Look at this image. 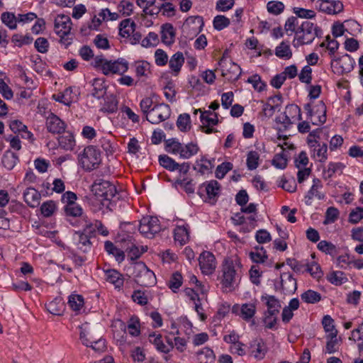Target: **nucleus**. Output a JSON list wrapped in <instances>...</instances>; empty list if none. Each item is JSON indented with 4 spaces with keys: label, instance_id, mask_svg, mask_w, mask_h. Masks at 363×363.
<instances>
[{
    "label": "nucleus",
    "instance_id": "nucleus-1",
    "mask_svg": "<svg viewBox=\"0 0 363 363\" xmlns=\"http://www.w3.org/2000/svg\"><path fill=\"white\" fill-rule=\"evenodd\" d=\"M241 263L238 258L226 257L222 264L221 284L230 291L235 289L241 277Z\"/></svg>",
    "mask_w": 363,
    "mask_h": 363
},
{
    "label": "nucleus",
    "instance_id": "nucleus-2",
    "mask_svg": "<svg viewBox=\"0 0 363 363\" xmlns=\"http://www.w3.org/2000/svg\"><path fill=\"white\" fill-rule=\"evenodd\" d=\"M79 340L87 347H91L98 352H104L106 349V341L102 339L101 333L96 328L87 323L80 327Z\"/></svg>",
    "mask_w": 363,
    "mask_h": 363
},
{
    "label": "nucleus",
    "instance_id": "nucleus-3",
    "mask_svg": "<svg viewBox=\"0 0 363 363\" xmlns=\"http://www.w3.org/2000/svg\"><path fill=\"white\" fill-rule=\"evenodd\" d=\"M93 64L105 75L123 74L128 69V62L123 58L112 61L105 59L102 55H99L94 57Z\"/></svg>",
    "mask_w": 363,
    "mask_h": 363
},
{
    "label": "nucleus",
    "instance_id": "nucleus-4",
    "mask_svg": "<svg viewBox=\"0 0 363 363\" xmlns=\"http://www.w3.org/2000/svg\"><path fill=\"white\" fill-rule=\"evenodd\" d=\"M319 32L320 30L313 23L308 21H303L296 31L294 46L311 43L315 37L318 36Z\"/></svg>",
    "mask_w": 363,
    "mask_h": 363
},
{
    "label": "nucleus",
    "instance_id": "nucleus-5",
    "mask_svg": "<svg viewBox=\"0 0 363 363\" xmlns=\"http://www.w3.org/2000/svg\"><path fill=\"white\" fill-rule=\"evenodd\" d=\"M101 153L94 146L85 147L79 155V162L82 167L86 171L96 169L101 163Z\"/></svg>",
    "mask_w": 363,
    "mask_h": 363
},
{
    "label": "nucleus",
    "instance_id": "nucleus-6",
    "mask_svg": "<svg viewBox=\"0 0 363 363\" xmlns=\"http://www.w3.org/2000/svg\"><path fill=\"white\" fill-rule=\"evenodd\" d=\"M132 270V274L139 285L148 287L155 284L156 277L154 272L150 270L143 262L135 263Z\"/></svg>",
    "mask_w": 363,
    "mask_h": 363
},
{
    "label": "nucleus",
    "instance_id": "nucleus-7",
    "mask_svg": "<svg viewBox=\"0 0 363 363\" xmlns=\"http://www.w3.org/2000/svg\"><path fill=\"white\" fill-rule=\"evenodd\" d=\"M94 233L95 228L91 223L87 224L82 230L75 231L73 234V241L77 249L83 252H89L92 245L90 240Z\"/></svg>",
    "mask_w": 363,
    "mask_h": 363
},
{
    "label": "nucleus",
    "instance_id": "nucleus-8",
    "mask_svg": "<svg viewBox=\"0 0 363 363\" xmlns=\"http://www.w3.org/2000/svg\"><path fill=\"white\" fill-rule=\"evenodd\" d=\"M91 191L97 198L102 200L110 201L116 194L117 190L113 184L102 179H97L91 186Z\"/></svg>",
    "mask_w": 363,
    "mask_h": 363
},
{
    "label": "nucleus",
    "instance_id": "nucleus-9",
    "mask_svg": "<svg viewBox=\"0 0 363 363\" xmlns=\"http://www.w3.org/2000/svg\"><path fill=\"white\" fill-rule=\"evenodd\" d=\"M160 230V220L157 217L147 216L140 220L138 230L145 238H153Z\"/></svg>",
    "mask_w": 363,
    "mask_h": 363
},
{
    "label": "nucleus",
    "instance_id": "nucleus-10",
    "mask_svg": "<svg viewBox=\"0 0 363 363\" xmlns=\"http://www.w3.org/2000/svg\"><path fill=\"white\" fill-rule=\"evenodd\" d=\"M171 110L165 104H157L153 106L149 114H147L146 119L152 124H158L170 116Z\"/></svg>",
    "mask_w": 363,
    "mask_h": 363
},
{
    "label": "nucleus",
    "instance_id": "nucleus-11",
    "mask_svg": "<svg viewBox=\"0 0 363 363\" xmlns=\"http://www.w3.org/2000/svg\"><path fill=\"white\" fill-rule=\"evenodd\" d=\"M219 66L221 69L222 76L229 81L238 79L241 74L240 66L225 57L220 59Z\"/></svg>",
    "mask_w": 363,
    "mask_h": 363
},
{
    "label": "nucleus",
    "instance_id": "nucleus-12",
    "mask_svg": "<svg viewBox=\"0 0 363 363\" xmlns=\"http://www.w3.org/2000/svg\"><path fill=\"white\" fill-rule=\"evenodd\" d=\"M199 262L201 270L204 274H213L216 268V258L213 253L208 251H204L200 255Z\"/></svg>",
    "mask_w": 363,
    "mask_h": 363
},
{
    "label": "nucleus",
    "instance_id": "nucleus-13",
    "mask_svg": "<svg viewBox=\"0 0 363 363\" xmlns=\"http://www.w3.org/2000/svg\"><path fill=\"white\" fill-rule=\"evenodd\" d=\"M202 131L206 134H210L212 133H215L217 130L213 128V125H216L218 123V118L216 113L211 112V111H207L203 113H201L200 116Z\"/></svg>",
    "mask_w": 363,
    "mask_h": 363
},
{
    "label": "nucleus",
    "instance_id": "nucleus-14",
    "mask_svg": "<svg viewBox=\"0 0 363 363\" xmlns=\"http://www.w3.org/2000/svg\"><path fill=\"white\" fill-rule=\"evenodd\" d=\"M71 26V18L67 15H58L55 19V31L62 38L70 33Z\"/></svg>",
    "mask_w": 363,
    "mask_h": 363
},
{
    "label": "nucleus",
    "instance_id": "nucleus-15",
    "mask_svg": "<svg viewBox=\"0 0 363 363\" xmlns=\"http://www.w3.org/2000/svg\"><path fill=\"white\" fill-rule=\"evenodd\" d=\"M45 125L48 131L52 134H61L67 127L65 121L52 113L46 118Z\"/></svg>",
    "mask_w": 363,
    "mask_h": 363
},
{
    "label": "nucleus",
    "instance_id": "nucleus-16",
    "mask_svg": "<svg viewBox=\"0 0 363 363\" xmlns=\"http://www.w3.org/2000/svg\"><path fill=\"white\" fill-rule=\"evenodd\" d=\"M234 313H238L244 320L250 321L256 313V305L253 303L234 305L232 308Z\"/></svg>",
    "mask_w": 363,
    "mask_h": 363
},
{
    "label": "nucleus",
    "instance_id": "nucleus-17",
    "mask_svg": "<svg viewBox=\"0 0 363 363\" xmlns=\"http://www.w3.org/2000/svg\"><path fill=\"white\" fill-rule=\"evenodd\" d=\"M319 9L328 14H337L343 10V4L340 1L319 0Z\"/></svg>",
    "mask_w": 363,
    "mask_h": 363
},
{
    "label": "nucleus",
    "instance_id": "nucleus-18",
    "mask_svg": "<svg viewBox=\"0 0 363 363\" xmlns=\"http://www.w3.org/2000/svg\"><path fill=\"white\" fill-rule=\"evenodd\" d=\"M262 301H265L267 310L264 312L267 314L278 315L281 308V304L275 296L264 295L261 297Z\"/></svg>",
    "mask_w": 363,
    "mask_h": 363
},
{
    "label": "nucleus",
    "instance_id": "nucleus-19",
    "mask_svg": "<svg viewBox=\"0 0 363 363\" xmlns=\"http://www.w3.org/2000/svg\"><path fill=\"white\" fill-rule=\"evenodd\" d=\"M25 202L31 208H35L40 204V194L34 188H27L23 193Z\"/></svg>",
    "mask_w": 363,
    "mask_h": 363
},
{
    "label": "nucleus",
    "instance_id": "nucleus-20",
    "mask_svg": "<svg viewBox=\"0 0 363 363\" xmlns=\"http://www.w3.org/2000/svg\"><path fill=\"white\" fill-rule=\"evenodd\" d=\"M281 284L284 291L294 293L297 289L296 279L290 273L284 272L281 274Z\"/></svg>",
    "mask_w": 363,
    "mask_h": 363
},
{
    "label": "nucleus",
    "instance_id": "nucleus-21",
    "mask_svg": "<svg viewBox=\"0 0 363 363\" xmlns=\"http://www.w3.org/2000/svg\"><path fill=\"white\" fill-rule=\"evenodd\" d=\"M191 26H193L191 28L193 30V34H197L201 31L202 26H203V18L199 16L189 17L184 23V30L190 28Z\"/></svg>",
    "mask_w": 363,
    "mask_h": 363
},
{
    "label": "nucleus",
    "instance_id": "nucleus-22",
    "mask_svg": "<svg viewBox=\"0 0 363 363\" xmlns=\"http://www.w3.org/2000/svg\"><path fill=\"white\" fill-rule=\"evenodd\" d=\"M63 135L58 138L59 145L65 150H72L75 146V140L73 134L65 130Z\"/></svg>",
    "mask_w": 363,
    "mask_h": 363
},
{
    "label": "nucleus",
    "instance_id": "nucleus-23",
    "mask_svg": "<svg viewBox=\"0 0 363 363\" xmlns=\"http://www.w3.org/2000/svg\"><path fill=\"white\" fill-rule=\"evenodd\" d=\"M175 32L174 27L170 23L164 24L162 26L161 38L162 41L166 45H171L174 43Z\"/></svg>",
    "mask_w": 363,
    "mask_h": 363
},
{
    "label": "nucleus",
    "instance_id": "nucleus-24",
    "mask_svg": "<svg viewBox=\"0 0 363 363\" xmlns=\"http://www.w3.org/2000/svg\"><path fill=\"white\" fill-rule=\"evenodd\" d=\"M184 62V57L181 52H177L171 57L169 61V66L175 75L178 74L180 72Z\"/></svg>",
    "mask_w": 363,
    "mask_h": 363
},
{
    "label": "nucleus",
    "instance_id": "nucleus-25",
    "mask_svg": "<svg viewBox=\"0 0 363 363\" xmlns=\"http://www.w3.org/2000/svg\"><path fill=\"white\" fill-rule=\"evenodd\" d=\"M150 342L153 343L156 347L157 350L163 353H168L170 350L173 349V346L170 345H165L162 340V335L158 334L156 335L155 333L149 335Z\"/></svg>",
    "mask_w": 363,
    "mask_h": 363
},
{
    "label": "nucleus",
    "instance_id": "nucleus-26",
    "mask_svg": "<svg viewBox=\"0 0 363 363\" xmlns=\"http://www.w3.org/2000/svg\"><path fill=\"white\" fill-rule=\"evenodd\" d=\"M47 310L49 313L55 315H62L65 311V306L60 298H56L46 305Z\"/></svg>",
    "mask_w": 363,
    "mask_h": 363
},
{
    "label": "nucleus",
    "instance_id": "nucleus-27",
    "mask_svg": "<svg viewBox=\"0 0 363 363\" xmlns=\"http://www.w3.org/2000/svg\"><path fill=\"white\" fill-rule=\"evenodd\" d=\"M135 23L130 18L121 21L119 27V34L123 38L130 37L135 29Z\"/></svg>",
    "mask_w": 363,
    "mask_h": 363
},
{
    "label": "nucleus",
    "instance_id": "nucleus-28",
    "mask_svg": "<svg viewBox=\"0 0 363 363\" xmlns=\"http://www.w3.org/2000/svg\"><path fill=\"white\" fill-rule=\"evenodd\" d=\"M105 274L106 281L113 284L116 288H120L123 285L124 279L118 271L109 269L106 271Z\"/></svg>",
    "mask_w": 363,
    "mask_h": 363
},
{
    "label": "nucleus",
    "instance_id": "nucleus-29",
    "mask_svg": "<svg viewBox=\"0 0 363 363\" xmlns=\"http://www.w3.org/2000/svg\"><path fill=\"white\" fill-rule=\"evenodd\" d=\"M313 116H317L318 120L313 121L315 125L318 123H324L326 121V106L325 104L320 101L313 108Z\"/></svg>",
    "mask_w": 363,
    "mask_h": 363
},
{
    "label": "nucleus",
    "instance_id": "nucleus-30",
    "mask_svg": "<svg viewBox=\"0 0 363 363\" xmlns=\"http://www.w3.org/2000/svg\"><path fill=\"white\" fill-rule=\"evenodd\" d=\"M249 255L255 263H264L268 258L266 250L260 246L255 247V251L250 252Z\"/></svg>",
    "mask_w": 363,
    "mask_h": 363
},
{
    "label": "nucleus",
    "instance_id": "nucleus-31",
    "mask_svg": "<svg viewBox=\"0 0 363 363\" xmlns=\"http://www.w3.org/2000/svg\"><path fill=\"white\" fill-rule=\"evenodd\" d=\"M203 188H204L208 197L209 199H213L218 196L220 189V185L217 181L211 180L207 184H203L199 190L201 191Z\"/></svg>",
    "mask_w": 363,
    "mask_h": 363
},
{
    "label": "nucleus",
    "instance_id": "nucleus-32",
    "mask_svg": "<svg viewBox=\"0 0 363 363\" xmlns=\"http://www.w3.org/2000/svg\"><path fill=\"white\" fill-rule=\"evenodd\" d=\"M189 235L187 227L178 225L174 229V240L181 245H184L189 240Z\"/></svg>",
    "mask_w": 363,
    "mask_h": 363
},
{
    "label": "nucleus",
    "instance_id": "nucleus-33",
    "mask_svg": "<svg viewBox=\"0 0 363 363\" xmlns=\"http://www.w3.org/2000/svg\"><path fill=\"white\" fill-rule=\"evenodd\" d=\"M252 354L257 359H262L264 358L267 349L264 342L260 340L254 341L253 344L251 345Z\"/></svg>",
    "mask_w": 363,
    "mask_h": 363
},
{
    "label": "nucleus",
    "instance_id": "nucleus-34",
    "mask_svg": "<svg viewBox=\"0 0 363 363\" xmlns=\"http://www.w3.org/2000/svg\"><path fill=\"white\" fill-rule=\"evenodd\" d=\"M91 95L96 99H101L106 94L104 82L99 79H94L92 82Z\"/></svg>",
    "mask_w": 363,
    "mask_h": 363
},
{
    "label": "nucleus",
    "instance_id": "nucleus-35",
    "mask_svg": "<svg viewBox=\"0 0 363 363\" xmlns=\"http://www.w3.org/2000/svg\"><path fill=\"white\" fill-rule=\"evenodd\" d=\"M196 356L199 363H213L215 360L213 352L208 347H204L198 352Z\"/></svg>",
    "mask_w": 363,
    "mask_h": 363
},
{
    "label": "nucleus",
    "instance_id": "nucleus-36",
    "mask_svg": "<svg viewBox=\"0 0 363 363\" xmlns=\"http://www.w3.org/2000/svg\"><path fill=\"white\" fill-rule=\"evenodd\" d=\"M18 161V156L10 150L6 151L2 157V164L7 169H12Z\"/></svg>",
    "mask_w": 363,
    "mask_h": 363
},
{
    "label": "nucleus",
    "instance_id": "nucleus-37",
    "mask_svg": "<svg viewBox=\"0 0 363 363\" xmlns=\"http://www.w3.org/2000/svg\"><path fill=\"white\" fill-rule=\"evenodd\" d=\"M199 150V147L196 143H189L186 145H182L180 152V157L184 159H189L196 155Z\"/></svg>",
    "mask_w": 363,
    "mask_h": 363
},
{
    "label": "nucleus",
    "instance_id": "nucleus-38",
    "mask_svg": "<svg viewBox=\"0 0 363 363\" xmlns=\"http://www.w3.org/2000/svg\"><path fill=\"white\" fill-rule=\"evenodd\" d=\"M79 92L77 89L72 87L67 88L62 92L63 104L69 106L73 102L77 100V95Z\"/></svg>",
    "mask_w": 363,
    "mask_h": 363
},
{
    "label": "nucleus",
    "instance_id": "nucleus-39",
    "mask_svg": "<svg viewBox=\"0 0 363 363\" xmlns=\"http://www.w3.org/2000/svg\"><path fill=\"white\" fill-rule=\"evenodd\" d=\"M106 251L113 255L118 262H122L125 258L124 252L115 247L113 243L111 241H106L104 244Z\"/></svg>",
    "mask_w": 363,
    "mask_h": 363
},
{
    "label": "nucleus",
    "instance_id": "nucleus-40",
    "mask_svg": "<svg viewBox=\"0 0 363 363\" xmlns=\"http://www.w3.org/2000/svg\"><path fill=\"white\" fill-rule=\"evenodd\" d=\"M155 1L156 0H137V4L140 7L143 8L146 13L153 15L158 13L160 11V7L158 6L149 11V8L153 6Z\"/></svg>",
    "mask_w": 363,
    "mask_h": 363
},
{
    "label": "nucleus",
    "instance_id": "nucleus-41",
    "mask_svg": "<svg viewBox=\"0 0 363 363\" xmlns=\"http://www.w3.org/2000/svg\"><path fill=\"white\" fill-rule=\"evenodd\" d=\"M337 63L341 67L342 72H349L353 69L354 61L347 54L340 57L337 60Z\"/></svg>",
    "mask_w": 363,
    "mask_h": 363
},
{
    "label": "nucleus",
    "instance_id": "nucleus-42",
    "mask_svg": "<svg viewBox=\"0 0 363 363\" xmlns=\"http://www.w3.org/2000/svg\"><path fill=\"white\" fill-rule=\"evenodd\" d=\"M328 341L326 342L325 353L333 354L339 349V343L337 339V335L333 332V335L327 336Z\"/></svg>",
    "mask_w": 363,
    "mask_h": 363
},
{
    "label": "nucleus",
    "instance_id": "nucleus-43",
    "mask_svg": "<svg viewBox=\"0 0 363 363\" xmlns=\"http://www.w3.org/2000/svg\"><path fill=\"white\" fill-rule=\"evenodd\" d=\"M321 187L322 184L320 180L319 179H314L313 180V185L306 197L308 199H312L314 197H316L318 199H323L324 195L318 192V189Z\"/></svg>",
    "mask_w": 363,
    "mask_h": 363
},
{
    "label": "nucleus",
    "instance_id": "nucleus-44",
    "mask_svg": "<svg viewBox=\"0 0 363 363\" xmlns=\"http://www.w3.org/2000/svg\"><path fill=\"white\" fill-rule=\"evenodd\" d=\"M65 212L67 216L79 217L82 216L83 210L77 203H70L65 205Z\"/></svg>",
    "mask_w": 363,
    "mask_h": 363
},
{
    "label": "nucleus",
    "instance_id": "nucleus-45",
    "mask_svg": "<svg viewBox=\"0 0 363 363\" xmlns=\"http://www.w3.org/2000/svg\"><path fill=\"white\" fill-rule=\"evenodd\" d=\"M275 54L278 57L290 59L292 56V52L289 44L282 42L276 48Z\"/></svg>",
    "mask_w": 363,
    "mask_h": 363
},
{
    "label": "nucleus",
    "instance_id": "nucleus-46",
    "mask_svg": "<svg viewBox=\"0 0 363 363\" xmlns=\"http://www.w3.org/2000/svg\"><path fill=\"white\" fill-rule=\"evenodd\" d=\"M57 211V205L53 201H48L40 206V211L44 217L48 218L52 216Z\"/></svg>",
    "mask_w": 363,
    "mask_h": 363
},
{
    "label": "nucleus",
    "instance_id": "nucleus-47",
    "mask_svg": "<svg viewBox=\"0 0 363 363\" xmlns=\"http://www.w3.org/2000/svg\"><path fill=\"white\" fill-rule=\"evenodd\" d=\"M67 303L73 311H78L84 306V298L81 295L71 294Z\"/></svg>",
    "mask_w": 363,
    "mask_h": 363
},
{
    "label": "nucleus",
    "instance_id": "nucleus-48",
    "mask_svg": "<svg viewBox=\"0 0 363 363\" xmlns=\"http://www.w3.org/2000/svg\"><path fill=\"white\" fill-rule=\"evenodd\" d=\"M177 125L178 128L182 132H186L190 130V116L188 113L180 114L177 121Z\"/></svg>",
    "mask_w": 363,
    "mask_h": 363
},
{
    "label": "nucleus",
    "instance_id": "nucleus-49",
    "mask_svg": "<svg viewBox=\"0 0 363 363\" xmlns=\"http://www.w3.org/2000/svg\"><path fill=\"white\" fill-rule=\"evenodd\" d=\"M182 144L174 138L168 139L165 141V149L166 151L172 154L180 155Z\"/></svg>",
    "mask_w": 363,
    "mask_h": 363
},
{
    "label": "nucleus",
    "instance_id": "nucleus-50",
    "mask_svg": "<svg viewBox=\"0 0 363 363\" xmlns=\"http://www.w3.org/2000/svg\"><path fill=\"white\" fill-rule=\"evenodd\" d=\"M182 276L179 272L173 273L167 283L169 288L176 292L182 284Z\"/></svg>",
    "mask_w": 363,
    "mask_h": 363
},
{
    "label": "nucleus",
    "instance_id": "nucleus-51",
    "mask_svg": "<svg viewBox=\"0 0 363 363\" xmlns=\"http://www.w3.org/2000/svg\"><path fill=\"white\" fill-rule=\"evenodd\" d=\"M159 162L160 165L169 171H174L179 168V164L167 155H160Z\"/></svg>",
    "mask_w": 363,
    "mask_h": 363
},
{
    "label": "nucleus",
    "instance_id": "nucleus-52",
    "mask_svg": "<svg viewBox=\"0 0 363 363\" xmlns=\"http://www.w3.org/2000/svg\"><path fill=\"white\" fill-rule=\"evenodd\" d=\"M318 248L320 251H322L326 254H328L333 257H334L335 255H336L337 254V249L336 246L335 245H333V243L328 242L326 240H321L318 244Z\"/></svg>",
    "mask_w": 363,
    "mask_h": 363
},
{
    "label": "nucleus",
    "instance_id": "nucleus-53",
    "mask_svg": "<svg viewBox=\"0 0 363 363\" xmlns=\"http://www.w3.org/2000/svg\"><path fill=\"white\" fill-rule=\"evenodd\" d=\"M1 19L3 23L11 30H14L17 28L16 18L14 13L11 12H4L1 14Z\"/></svg>",
    "mask_w": 363,
    "mask_h": 363
},
{
    "label": "nucleus",
    "instance_id": "nucleus-54",
    "mask_svg": "<svg viewBox=\"0 0 363 363\" xmlns=\"http://www.w3.org/2000/svg\"><path fill=\"white\" fill-rule=\"evenodd\" d=\"M284 114L289 116V118L291 121L296 118L299 121L302 119L301 108L295 104L287 105L285 108Z\"/></svg>",
    "mask_w": 363,
    "mask_h": 363
},
{
    "label": "nucleus",
    "instance_id": "nucleus-55",
    "mask_svg": "<svg viewBox=\"0 0 363 363\" xmlns=\"http://www.w3.org/2000/svg\"><path fill=\"white\" fill-rule=\"evenodd\" d=\"M301 298L306 303H315L320 300L321 296L315 291L308 290L301 294Z\"/></svg>",
    "mask_w": 363,
    "mask_h": 363
},
{
    "label": "nucleus",
    "instance_id": "nucleus-56",
    "mask_svg": "<svg viewBox=\"0 0 363 363\" xmlns=\"http://www.w3.org/2000/svg\"><path fill=\"white\" fill-rule=\"evenodd\" d=\"M259 155L256 151H250L247 156V167L248 169L253 170L259 165Z\"/></svg>",
    "mask_w": 363,
    "mask_h": 363
},
{
    "label": "nucleus",
    "instance_id": "nucleus-57",
    "mask_svg": "<svg viewBox=\"0 0 363 363\" xmlns=\"http://www.w3.org/2000/svg\"><path fill=\"white\" fill-rule=\"evenodd\" d=\"M328 281L335 285H341L347 280L342 272H333L328 276Z\"/></svg>",
    "mask_w": 363,
    "mask_h": 363
},
{
    "label": "nucleus",
    "instance_id": "nucleus-58",
    "mask_svg": "<svg viewBox=\"0 0 363 363\" xmlns=\"http://www.w3.org/2000/svg\"><path fill=\"white\" fill-rule=\"evenodd\" d=\"M322 324L325 331L329 333L327 336L333 335V332L335 333V335H337V331L335 328L334 320L330 315H327L323 317Z\"/></svg>",
    "mask_w": 363,
    "mask_h": 363
},
{
    "label": "nucleus",
    "instance_id": "nucleus-59",
    "mask_svg": "<svg viewBox=\"0 0 363 363\" xmlns=\"http://www.w3.org/2000/svg\"><path fill=\"white\" fill-rule=\"evenodd\" d=\"M294 13L296 15V17L301 18L311 19L315 17V13L313 10L306 9L303 8L294 7L293 9Z\"/></svg>",
    "mask_w": 363,
    "mask_h": 363
},
{
    "label": "nucleus",
    "instance_id": "nucleus-60",
    "mask_svg": "<svg viewBox=\"0 0 363 363\" xmlns=\"http://www.w3.org/2000/svg\"><path fill=\"white\" fill-rule=\"evenodd\" d=\"M140 323L138 318L133 316L130 318L128 324L129 333L133 336H138L140 334Z\"/></svg>",
    "mask_w": 363,
    "mask_h": 363
},
{
    "label": "nucleus",
    "instance_id": "nucleus-61",
    "mask_svg": "<svg viewBox=\"0 0 363 363\" xmlns=\"http://www.w3.org/2000/svg\"><path fill=\"white\" fill-rule=\"evenodd\" d=\"M230 24V20L224 16L218 15L213 19V27L218 30H221L228 27Z\"/></svg>",
    "mask_w": 363,
    "mask_h": 363
},
{
    "label": "nucleus",
    "instance_id": "nucleus-62",
    "mask_svg": "<svg viewBox=\"0 0 363 363\" xmlns=\"http://www.w3.org/2000/svg\"><path fill=\"white\" fill-rule=\"evenodd\" d=\"M267 8L269 13L277 15L284 11V5L281 1H272L268 2Z\"/></svg>",
    "mask_w": 363,
    "mask_h": 363
},
{
    "label": "nucleus",
    "instance_id": "nucleus-63",
    "mask_svg": "<svg viewBox=\"0 0 363 363\" xmlns=\"http://www.w3.org/2000/svg\"><path fill=\"white\" fill-rule=\"evenodd\" d=\"M232 169H233L232 163L223 162L217 167V168L216 169V177L218 179H222Z\"/></svg>",
    "mask_w": 363,
    "mask_h": 363
},
{
    "label": "nucleus",
    "instance_id": "nucleus-64",
    "mask_svg": "<svg viewBox=\"0 0 363 363\" xmlns=\"http://www.w3.org/2000/svg\"><path fill=\"white\" fill-rule=\"evenodd\" d=\"M247 82L252 84L253 87L258 91H263L266 86V84L262 81L260 76L258 74H254L249 77Z\"/></svg>",
    "mask_w": 363,
    "mask_h": 363
}]
</instances>
